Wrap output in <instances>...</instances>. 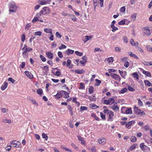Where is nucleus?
<instances>
[{"mask_svg":"<svg viewBox=\"0 0 152 152\" xmlns=\"http://www.w3.org/2000/svg\"><path fill=\"white\" fill-rule=\"evenodd\" d=\"M63 94V93L62 92V91L59 93H58L56 95H55L56 98L59 99L61 97Z\"/></svg>","mask_w":152,"mask_h":152,"instance_id":"10","label":"nucleus"},{"mask_svg":"<svg viewBox=\"0 0 152 152\" xmlns=\"http://www.w3.org/2000/svg\"><path fill=\"white\" fill-rule=\"evenodd\" d=\"M142 64L145 65L149 66H150L149 65L150 64V62H147L145 61L142 62Z\"/></svg>","mask_w":152,"mask_h":152,"instance_id":"61","label":"nucleus"},{"mask_svg":"<svg viewBox=\"0 0 152 152\" xmlns=\"http://www.w3.org/2000/svg\"><path fill=\"white\" fill-rule=\"evenodd\" d=\"M62 92H63V94H64V97L65 98H68L69 97V94L67 92L64 91H62Z\"/></svg>","mask_w":152,"mask_h":152,"instance_id":"24","label":"nucleus"},{"mask_svg":"<svg viewBox=\"0 0 152 152\" xmlns=\"http://www.w3.org/2000/svg\"><path fill=\"white\" fill-rule=\"evenodd\" d=\"M50 1L51 0H39L38 1V3L41 5H43L49 4Z\"/></svg>","mask_w":152,"mask_h":152,"instance_id":"4","label":"nucleus"},{"mask_svg":"<svg viewBox=\"0 0 152 152\" xmlns=\"http://www.w3.org/2000/svg\"><path fill=\"white\" fill-rule=\"evenodd\" d=\"M138 105L140 106H142L143 105V103L142 101L140 100V99H138Z\"/></svg>","mask_w":152,"mask_h":152,"instance_id":"59","label":"nucleus"},{"mask_svg":"<svg viewBox=\"0 0 152 152\" xmlns=\"http://www.w3.org/2000/svg\"><path fill=\"white\" fill-rule=\"evenodd\" d=\"M125 112L126 114H131L132 113V111L131 108L127 109Z\"/></svg>","mask_w":152,"mask_h":152,"instance_id":"27","label":"nucleus"},{"mask_svg":"<svg viewBox=\"0 0 152 152\" xmlns=\"http://www.w3.org/2000/svg\"><path fill=\"white\" fill-rule=\"evenodd\" d=\"M10 144L11 145H12L13 146H14V147H17V143H15L14 142V141H12L10 142Z\"/></svg>","mask_w":152,"mask_h":152,"instance_id":"62","label":"nucleus"},{"mask_svg":"<svg viewBox=\"0 0 152 152\" xmlns=\"http://www.w3.org/2000/svg\"><path fill=\"white\" fill-rule=\"evenodd\" d=\"M143 32L147 36H149L151 34L150 31L148 27L144 28Z\"/></svg>","mask_w":152,"mask_h":152,"instance_id":"6","label":"nucleus"},{"mask_svg":"<svg viewBox=\"0 0 152 152\" xmlns=\"http://www.w3.org/2000/svg\"><path fill=\"white\" fill-rule=\"evenodd\" d=\"M58 57L60 58H61L63 57L62 53L60 51H58Z\"/></svg>","mask_w":152,"mask_h":152,"instance_id":"53","label":"nucleus"},{"mask_svg":"<svg viewBox=\"0 0 152 152\" xmlns=\"http://www.w3.org/2000/svg\"><path fill=\"white\" fill-rule=\"evenodd\" d=\"M144 82L145 85H147L149 86H150L152 85L150 82L148 80H145Z\"/></svg>","mask_w":152,"mask_h":152,"instance_id":"25","label":"nucleus"},{"mask_svg":"<svg viewBox=\"0 0 152 152\" xmlns=\"http://www.w3.org/2000/svg\"><path fill=\"white\" fill-rule=\"evenodd\" d=\"M35 36H40L42 35V32L40 31H37L34 33Z\"/></svg>","mask_w":152,"mask_h":152,"instance_id":"31","label":"nucleus"},{"mask_svg":"<svg viewBox=\"0 0 152 152\" xmlns=\"http://www.w3.org/2000/svg\"><path fill=\"white\" fill-rule=\"evenodd\" d=\"M142 73L143 74L148 77L151 76V74L150 72H149L146 71L145 70H143L142 72Z\"/></svg>","mask_w":152,"mask_h":152,"instance_id":"20","label":"nucleus"},{"mask_svg":"<svg viewBox=\"0 0 152 152\" xmlns=\"http://www.w3.org/2000/svg\"><path fill=\"white\" fill-rule=\"evenodd\" d=\"M135 123V121H129L126 124V126L128 128H129V127L132 124H134Z\"/></svg>","mask_w":152,"mask_h":152,"instance_id":"13","label":"nucleus"},{"mask_svg":"<svg viewBox=\"0 0 152 152\" xmlns=\"http://www.w3.org/2000/svg\"><path fill=\"white\" fill-rule=\"evenodd\" d=\"M71 145L72 146L75 148V150H78V148L77 146L75 144H74L73 143H72L71 144Z\"/></svg>","mask_w":152,"mask_h":152,"instance_id":"46","label":"nucleus"},{"mask_svg":"<svg viewBox=\"0 0 152 152\" xmlns=\"http://www.w3.org/2000/svg\"><path fill=\"white\" fill-rule=\"evenodd\" d=\"M117 103H115L112 106V108L113 110L117 111L119 110V107L116 105Z\"/></svg>","mask_w":152,"mask_h":152,"instance_id":"14","label":"nucleus"},{"mask_svg":"<svg viewBox=\"0 0 152 152\" xmlns=\"http://www.w3.org/2000/svg\"><path fill=\"white\" fill-rule=\"evenodd\" d=\"M125 19L122 20L120 21L118 23L119 25H123L125 24Z\"/></svg>","mask_w":152,"mask_h":152,"instance_id":"40","label":"nucleus"},{"mask_svg":"<svg viewBox=\"0 0 152 152\" xmlns=\"http://www.w3.org/2000/svg\"><path fill=\"white\" fill-rule=\"evenodd\" d=\"M131 141L132 142H135L137 140L136 137L134 136H132L130 138Z\"/></svg>","mask_w":152,"mask_h":152,"instance_id":"30","label":"nucleus"},{"mask_svg":"<svg viewBox=\"0 0 152 152\" xmlns=\"http://www.w3.org/2000/svg\"><path fill=\"white\" fill-rule=\"evenodd\" d=\"M136 13H134L132 15H131V18L134 21L136 19Z\"/></svg>","mask_w":152,"mask_h":152,"instance_id":"32","label":"nucleus"},{"mask_svg":"<svg viewBox=\"0 0 152 152\" xmlns=\"http://www.w3.org/2000/svg\"><path fill=\"white\" fill-rule=\"evenodd\" d=\"M99 143L102 145L104 144L106 142V139L104 138H101L98 140Z\"/></svg>","mask_w":152,"mask_h":152,"instance_id":"8","label":"nucleus"},{"mask_svg":"<svg viewBox=\"0 0 152 152\" xmlns=\"http://www.w3.org/2000/svg\"><path fill=\"white\" fill-rule=\"evenodd\" d=\"M71 63V61L69 59H68L67 61V63L66 64V66L67 67H69V68H72V66L70 65V64Z\"/></svg>","mask_w":152,"mask_h":152,"instance_id":"21","label":"nucleus"},{"mask_svg":"<svg viewBox=\"0 0 152 152\" xmlns=\"http://www.w3.org/2000/svg\"><path fill=\"white\" fill-rule=\"evenodd\" d=\"M8 86L7 83V82H4V85L1 87V89L2 90H4L7 88Z\"/></svg>","mask_w":152,"mask_h":152,"instance_id":"16","label":"nucleus"},{"mask_svg":"<svg viewBox=\"0 0 152 152\" xmlns=\"http://www.w3.org/2000/svg\"><path fill=\"white\" fill-rule=\"evenodd\" d=\"M108 114H109L107 121H113V118L114 116V113L112 111H110Z\"/></svg>","mask_w":152,"mask_h":152,"instance_id":"5","label":"nucleus"},{"mask_svg":"<svg viewBox=\"0 0 152 152\" xmlns=\"http://www.w3.org/2000/svg\"><path fill=\"white\" fill-rule=\"evenodd\" d=\"M23 57L24 58H26L28 57V54L27 53H26L25 52H23Z\"/></svg>","mask_w":152,"mask_h":152,"instance_id":"42","label":"nucleus"},{"mask_svg":"<svg viewBox=\"0 0 152 152\" xmlns=\"http://www.w3.org/2000/svg\"><path fill=\"white\" fill-rule=\"evenodd\" d=\"M42 14V12H41V11H40L36 15L37 16L36 17H38V18H40Z\"/></svg>","mask_w":152,"mask_h":152,"instance_id":"47","label":"nucleus"},{"mask_svg":"<svg viewBox=\"0 0 152 152\" xmlns=\"http://www.w3.org/2000/svg\"><path fill=\"white\" fill-rule=\"evenodd\" d=\"M80 110L83 111V110H87V107L85 106H81L80 107Z\"/></svg>","mask_w":152,"mask_h":152,"instance_id":"49","label":"nucleus"},{"mask_svg":"<svg viewBox=\"0 0 152 152\" xmlns=\"http://www.w3.org/2000/svg\"><path fill=\"white\" fill-rule=\"evenodd\" d=\"M28 48L27 45H24V47L22 49V50L23 51V52H25L26 53H27L28 51Z\"/></svg>","mask_w":152,"mask_h":152,"instance_id":"22","label":"nucleus"},{"mask_svg":"<svg viewBox=\"0 0 152 152\" xmlns=\"http://www.w3.org/2000/svg\"><path fill=\"white\" fill-rule=\"evenodd\" d=\"M3 122L5 123L10 124L11 123V121L10 119H4L3 120Z\"/></svg>","mask_w":152,"mask_h":152,"instance_id":"26","label":"nucleus"},{"mask_svg":"<svg viewBox=\"0 0 152 152\" xmlns=\"http://www.w3.org/2000/svg\"><path fill=\"white\" fill-rule=\"evenodd\" d=\"M94 88L92 86H90L89 88V92L91 94L93 93Z\"/></svg>","mask_w":152,"mask_h":152,"instance_id":"35","label":"nucleus"},{"mask_svg":"<svg viewBox=\"0 0 152 152\" xmlns=\"http://www.w3.org/2000/svg\"><path fill=\"white\" fill-rule=\"evenodd\" d=\"M95 81L96 82V84H95V85L97 86H99L101 82V80L97 79H96L95 80Z\"/></svg>","mask_w":152,"mask_h":152,"instance_id":"34","label":"nucleus"},{"mask_svg":"<svg viewBox=\"0 0 152 152\" xmlns=\"http://www.w3.org/2000/svg\"><path fill=\"white\" fill-rule=\"evenodd\" d=\"M40 58L42 61L45 62L46 61L45 58L42 55H40Z\"/></svg>","mask_w":152,"mask_h":152,"instance_id":"39","label":"nucleus"},{"mask_svg":"<svg viewBox=\"0 0 152 152\" xmlns=\"http://www.w3.org/2000/svg\"><path fill=\"white\" fill-rule=\"evenodd\" d=\"M134 112L135 114L140 115H144L145 114L144 112L142 111L137 107L135 106L134 107Z\"/></svg>","mask_w":152,"mask_h":152,"instance_id":"2","label":"nucleus"},{"mask_svg":"<svg viewBox=\"0 0 152 152\" xmlns=\"http://www.w3.org/2000/svg\"><path fill=\"white\" fill-rule=\"evenodd\" d=\"M9 11L10 12H15L17 10V7L14 3L10 4Z\"/></svg>","mask_w":152,"mask_h":152,"instance_id":"1","label":"nucleus"},{"mask_svg":"<svg viewBox=\"0 0 152 152\" xmlns=\"http://www.w3.org/2000/svg\"><path fill=\"white\" fill-rule=\"evenodd\" d=\"M46 55L50 59H52L53 58V54L50 52H47L46 53Z\"/></svg>","mask_w":152,"mask_h":152,"instance_id":"12","label":"nucleus"},{"mask_svg":"<svg viewBox=\"0 0 152 152\" xmlns=\"http://www.w3.org/2000/svg\"><path fill=\"white\" fill-rule=\"evenodd\" d=\"M128 89L131 91H134L135 90L134 88L129 85L128 86Z\"/></svg>","mask_w":152,"mask_h":152,"instance_id":"44","label":"nucleus"},{"mask_svg":"<svg viewBox=\"0 0 152 152\" xmlns=\"http://www.w3.org/2000/svg\"><path fill=\"white\" fill-rule=\"evenodd\" d=\"M25 72L26 76L30 78H32L33 77V76L31 72L28 71H26Z\"/></svg>","mask_w":152,"mask_h":152,"instance_id":"11","label":"nucleus"},{"mask_svg":"<svg viewBox=\"0 0 152 152\" xmlns=\"http://www.w3.org/2000/svg\"><path fill=\"white\" fill-rule=\"evenodd\" d=\"M97 0H93L94 6L95 10L96 7L98 5V3L97 2Z\"/></svg>","mask_w":152,"mask_h":152,"instance_id":"37","label":"nucleus"},{"mask_svg":"<svg viewBox=\"0 0 152 152\" xmlns=\"http://www.w3.org/2000/svg\"><path fill=\"white\" fill-rule=\"evenodd\" d=\"M41 11L42 12L43 15H45L49 12V9L48 7H44Z\"/></svg>","mask_w":152,"mask_h":152,"instance_id":"3","label":"nucleus"},{"mask_svg":"<svg viewBox=\"0 0 152 152\" xmlns=\"http://www.w3.org/2000/svg\"><path fill=\"white\" fill-rule=\"evenodd\" d=\"M75 72L77 74H82L85 72V71L83 69H82L80 70H79L77 69L75 70Z\"/></svg>","mask_w":152,"mask_h":152,"instance_id":"15","label":"nucleus"},{"mask_svg":"<svg viewBox=\"0 0 152 152\" xmlns=\"http://www.w3.org/2000/svg\"><path fill=\"white\" fill-rule=\"evenodd\" d=\"M140 147L143 151H145L148 148V147L145 145L144 143H142L140 144Z\"/></svg>","mask_w":152,"mask_h":152,"instance_id":"9","label":"nucleus"},{"mask_svg":"<svg viewBox=\"0 0 152 152\" xmlns=\"http://www.w3.org/2000/svg\"><path fill=\"white\" fill-rule=\"evenodd\" d=\"M44 31L47 33H49L51 34H52V30L51 28H45L44 29Z\"/></svg>","mask_w":152,"mask_h":152,"instance_id":"18","label":"nucleus"},{"mask_svg":"<svg viewBox=\"0 0 152 152\" xmlns=\"http://www.w3.org/2000/svg\"><path fill=\"white\" fill-rule=\"evenodd\" d=\"M56 37L61 38V35L58 32H57L56 33Z\"/></svg>","mask_w":152,"mask_h":152,"instance_id":"51","label":"nucleus"},{"mask_svg":"<svg viewBox=\"0 0 152 152\" xmlns=\"http://www.w3.org/2000/svg\"><path fill=\"white\" fill-rule=\"evenodd\" d=\"M120 11L122 12H124L125 11V7H121L120 9Z\"/></svg>","mask_w":152,"mask_h":152,"instance_id":"64","label":"nucleus"},{"mask_svg":"<svg viewBox=\"0 0 152 152\" xmlns=\"http://www.w3.org/2000/svg\"><path fill=\"white\" fill-rule=\"evenodd\" d=\"M134 77L136 78L137 80L139 79V76L138 74L136 73H134L133 74Z\"/></svg>","mask_w":152,"mask_h":152,"instance_id":"50","label":"nucleus"},{"mask_svg":"<svg viewBox=\"0 0 152 152\" xmlns=\"http://www.w3.org/2000/svg\"><path fill=\"white\" fill-rule=\"evenodd\" d=\"M128 89L127 88H125L121 91L119 94H124L127 91Z\"/></svg>","mask_w":152,"mask_h":152,"instance_id":"28","label":"nucleus"},{"mask_svg":"<svg viewBox=\"0 0 152 152\" xmlns=\"http://www.w3.org/2000/svg\"><path fill=\"white\" fill-rule=\"evenodd\" d=\"M100 115L101 118L103 119H105V115H104L103 113L102 112H100Z\"/></svg>","mask_w":152,"mask_h":152,"instance_id":"56","label":"nucleus"},{"mask_svg":"<svg viewBox=\"0 0 152 152\" xmlns=\"http://www.w3.org/2000/svg\"><path fill=\"white\" fill-rule=\"evenodd\" d=\"M66 48V45H64V44H62L61 45V46H60L59 47V49L60 50H61L62 49L65 48Z\"/></svg>","mask_w":152,"mask_h":152,"instance_id":"60","label":"nucleus"},{"mask_svg":"<svg viewBox=\"0 0 152 152\" xmlns=\"http://www.w3.org/2000/svg\"><path fill=\"white\" fill-rule=\"evenodd\" d=\"M42 137L43 138H45L46 140H48V136L47 135L44 133H42Z\"/></svg>","mask_w":152,"mask_h":152,"instance_id":"33","label":"nucleus"},{"mask_svg":"<svg viewBox=\"0 0 152 152\" xmlns=\"http://www.w3.org/2000/svg\"><path fill=\"white\" fill-rule=\"evenodd\" d=\"M143 128L145 130H147L149 129V126L148 125H145L143 126Z\"/></svg>","mask_w":152,"mask_h":152,"instance_id":"57","label":"nucleus"},{"mask_svg":"<svg viewBox=\"0 0 152 152\" xmlns=\"http://www.w3.org/2000/svg\"><path fill=\"white\" fill-rule=\"evenodd\" d=\"M89 99L91 101H95L96 100V98L94 95L91 96L89 97Z\"/></svg>","mask_w":152,"mask_h":152,"instance_id":"38","label":"nucleus"},{"mask_svg":"<svg viewBox=\"0 0 152 152\" xmlns=\"http://www.w3.org/2000/svg\"><path fill=\"white\" fill-rule=\"evenodd\" d=\"M111 77L117 80H121L120 76L115 74H112L110 75Z\"/></svg>","mask_w":152,"mask_h":152,"instance_id":"7","label":"nucleus"},{"mask_svg":"<svg viewBox=\"0 0 152 152\" xmlns=\"http://www.w3.org/2000/svg\"><path fill=\"white\" fill-rule=\"evenodd\" d=\"M147 50L149 51L152 52V47L150 46H147L146 47Z\"/></svg>","mask_w":152,"mask_h":152,"instance_id":"52","label":"nucleus"},{"mask_svg":"<svg viewBox=\"0 0 152 152\" xmlns=\"http://www.w3.org/2000/svg\"><path fill=\"white\" fill-rule=\"evenodd\" d=\"M129 54L130 56L132 57L135 58H138L137 56L135 55L132 54V52H130Z\"/></svg>","mask_w":152,"mask_h":152,"instance_id":"36","label":"nucleus"},{"mask_svg":"<svg viewBox=\"0 0 152 152\" xmlns=\"http://www.w3.org/2000/svg\"><path fill=\"white\" fill-rule=\"evenodd\" d=\"M39 19L38 18V17H35L32 20V22L33 23H34L36 22L39 21Z\"/></svg>","mask_w":152,"mask_h":152,"instance_id":"54","label":"nucleus"},{"mask_svg":"<svg viewBox=\"0 0 152 152\" xmlns=\"http://www.w3.org/2000/svg\"><path fill=\"white\" fill-rule=\"evenodd\" d=\"M75 53L76 55L79 56H81L83 54V53H82L78 51H75Z\"/></svg>","mask_w":152,"mask_h":152,"instance_id":"48","label":"nucleus"},{"mask_svg":"<svg viewBox=\"0 0 152 152\" xmlns=\"http://www.w3.org/2000/svg\"><path fill=\"white\" fill-rule=\"evenodd\" d=\"M37 93L38 94L41 95L42 93V90L41 88H39L37 90Z\"/></svg>","mask_w":152,"mask_h":152,"instance_id":"41","label":"nucleus"},{"mask_svg":"<svg viewBox=\"0 0 152 152\" xmlns=\"http://www.w3.org/2000/svg\"><path fill=\"white\" fill-rule=\"evenodd\" d=\"M8 80L9 81L11 82L12 83H15V80L13 79L11 77L9 78L8 79Z\"/></svg>","mask_w":152,"mask_h":152,"instance_id":"58","label":"nucleus"},{"mask_svg":"<svg viewBox=\"0 0 152 152\" xmlns=\"http://www.w3.org/2000/svg\"><path fill=\"white\" fill-rule=\"evenodd\" d=\"M85 39H86V41L85 42H86V41L89 40L91 38V36H86L85 37Z\"/></svg>","mask_w":152,"mask_h":152,"instance_id":"43","label":"nucleus"},{"mask_svg":"<svg viewBox=\"0 0 152 152\" xmlns=\"http://www.w3.org/2000/svg\"><path fill=\"white\" fill-rule=\"evenodd\" d=\"M77 137L78 138L79 140L80 141H81V142L82 144H85V142L84 141V140H83V139L82 137L79 136H78Z\"/></svg>","mask_w":152,"mask_h":152,"instance_id":"23","label":"nucleus"},{"mask_svg":"<svg viewBox=\"0 0 152 152\" xmlns=\"http://www.w3.org/2000/svg\"><path fill=\"white\" fill-rule=\"evenodd\" d=\"M53 74L56 76H60L61 75V72H60V69H58L56 73H54L53 72Z\"/></svg>","mask_w":152,"mask_h":152,"instance_id":"19","label":"nucleus"},{"mask_svg":"<svg viewBox=\"0 0 152 152\" xmlns=\"http://www.w3.org/2000/svg\"><path fill=\"white\" fill-rule=\"evenodd\" d=\"M123 40L124 42L125 43H127L128 42V39L126 37H123Z\"/></svg>","mask_w":152,"mask_h":152,"instance_id":"63","label":"nucleus"},{"mask_svg":"<svg viewBox=\"0 0 152 152\" xmlns=\"http://www.w3.org/2000/svg\"><path fill=\"white\" fill-rule=\"evenodd\" d=\"M74 51L70 49H68L65 51V53L68 55H69L70 54H72L74 53Z\"/></svg>","mask_w":152,"mask_h":152,"instance_id":"17","label":"nucleus"},{"mask_svg":"<svg viewBox=\"0 0 152 152\" xmlns=\"http://www.w3.org/2000/svg\"><path fill=\"white\" fill-rule=\"evenodd\" d=\"M91 116L94 117V119L97 121L99 120V118L97 117L94 113H92L91 114Z\"/></svg>","mask_w":152,"mask_h":152,"instance_id":"29","label":"nucleus"},{"mask_svg":"<svg viewBox=\"0 0 152 152\" xmlns=\"http://www.w3.org/2000/svg\"><path fill=\"white\" fill-rule=\"evenodd\" d=\"M21 40L22 42H24L25 40V36L24 34H23L21 36Z\"/></svg>","mask_w":152,"mask_h":152,"instance_id":"45","label":"nucleus"},{"mask_svg":"<svg viewBox=\"0 0 152 152\" xmlns=\"http://www.w3.org/2000/svg\"><path fill=\"white\" fill-rule=\"evenodd\" d=\"M109 103H111V104L115 102V100L113 98H110L109 99Z\"/></svg>","mask_w":152,"mask_h":152,"instance_id":"55","label":"nucleus"}]
</instances>
